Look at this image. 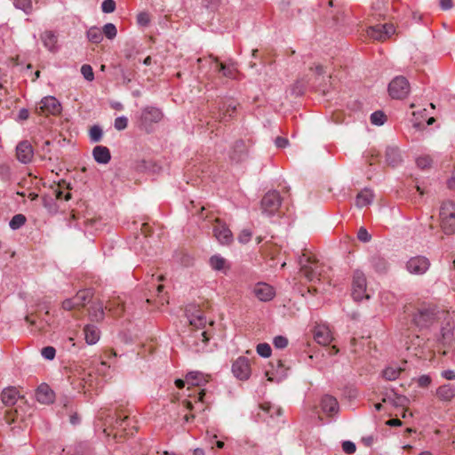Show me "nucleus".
<instances>
[{
  "label": "nucleus",
  "mask_w": 455,
  "mask_h": 455,
  "mask_svg": "<svg viewBox=\"0 0 455 455\" xmlns=\"http://www.w3.org/2000/svg\"><path fill=\"white\" fill-rule=\"evenodd\" d=\"M189 324L193 328L195 338L197 340L194 341L195 349L196 351L203 350L209 340L207 331L205 330L206 324H212V321H208L204 313L200 309H196L195 313L188 315Z\"/></svg>",
  "instance_id": "f257e3e1"
},
{
  "label": "nucleus",
  "mask_w": 455,
  "mask_h": 455,
  "mask_svg": "<svg viewBox=\"0 0 455 455\" xmlns=\"http://www.w3.org/2000/svg\"><path fill=\"white\" fill-rule=\"evenodd\" d=\"M300 272L309 281H320L323 266L320 264L313 256L303 253L299 257Z\"/></svg>",
  "instance_id": "f03ea898"
},
{
  "label": "nucleus",
  "mask_w": 455,
  "mask_h": 455,
  "mask_svg": "<svg viewBox=\"0 0 455 455\" xmlns=\"http://www.w3.org/2000/svg\"><path fill=\"white\" fill-rule=\"evenodd\" d=\"M441 228L444 234L455 233V204L452 202H443L440 209Z\"/></svg>",
  "instance_id": "7ed1b4c3"
},
{
  "label": "nucleus",
  "mask_w": 455,
  "mask_h": 455,
  "mask_svg": "<svg viewBox=\"0 0 455 455\" xmlns=\"http://www.w3.org/2000/svg\"><path fill=\"white\" fill-rule=\"evenodd\" d=\"M352 297L355 301L369 299L367 293V280L364 273L355 269L352 275Z\"/></svg>",
  "instance_id": "20e7f679"
},
{
  "label": "nucleus",
  "mask_w": 455,
  "mask_h": 455,
  "mask_svg": "<svg viewBox=\"0 0 455 455\" xmlns=\"http://www.w3.org/2000/svg\"><path fill=\"white\" fill-rule=\"evenodd\" d=\"M435 309L433 307L421 305L413 315V322L417 326L425 328L435 321Z\"/></svg>",
  "instance_id": "39448f33"
},
{
  "label": "nucleus",
  "mask_w": 455,
  "mask_h": 455,
  "mask_svg": "<svg viewBox=\"0 0 455 455\" xmlns=\"http://www.w3.org/2000/svg\"><path fill=\"white\" fill-rule=\"evenodd\" d=\"M281 206V197L278 192L269 191L261 200L262 213L267 217L274 216Z\"/></svg>",
  "instance_id": "423d86ee"
},
{
  "label": "nucleus",
  "mask_w": 455,
  "mask_h": 455,
  "mask_svg": "<svg viewBox=\"0 0 455 455\" xmlns=\"http://www.w3.org/2000/svg\"><path fill=\"white\" fill-rule=\"evenodd\" d=\"M92 290H81L73 298L65 299L62 302V307L65 310H73L83 307L92 299Z\"/></svg>",
  "instance_id": "0eeeda50"
},
{
  "label": "nucleus",
  "mask_w": 455,
  "mask_h": 455,
  "mask_svg": "<svg viewBox=\"0 0 455 455\" xmlns=\"http://www.w3.org/2000/svg\"><path fill=\"white\" fill-rule=\"evenodd\" d=\"M388 92L394 99L405 98L410 92L409 82L403 76H396L390 82Z\"/></svg>",
  "instance_id": "6e6552de"
},
{
  "label": "nucleus",
  "mask_w": 455,
  "mask_h": 455,
  "mask_svg": "<svg viewBox=\"0 0 455 455\" xmlns=\"http://www.w3.org/2000/svg\"><path fill=\"white\" fill-rule=\"evenodd\" d=\"M61 105L55 97L46 96L41 100L39 107L36 108V112L44 116H57L61 112Z\"/></svg>",
  "instance_id": "1a4fd4ad"
},
{
  "label": "nucleus",
  "mask_w": 455,
  "mask_h": 455,
  "mask_svg": "<svg viewBox=\"0 0 455 455\" xmlns=\"http://www.w3.org/2000/svg\"><path fill=\"white\" fill-rule=\"evenodd\" d=\"M430 267L429 259L425 256L411 257L406 263V269L413 275H423Z\"/></svg>",
  "instance_id": "9d476101"
},
{
  "label": "nucleus",
  "mask_w": 455,
  "mask_h": 455,
  "mask_svg": "<svg viewBox=\"0 0 455 455\" xmlns=\"http://www.w3.org/2000/svg\"><path fill=\"white\" fill-rule=\"evenodd\" d=\"M232 372L240 380L248 379L251 373L249 359L244 356L238 357L232 364Z\"/></svg>",
  "instance_id": "9b49d317"
},
{
  "label": "nucleus",
  "mask_w": 455,
  "mask_h": 455,
  "mask_svg": "<svg viewBox=\"0 0 455 455\" xmlns=\"http://www.w3.org/2000/svg\"><path fill=\"white\" fill-rule=\"evenodd\" d=\"M213 235L221 244H230L233 242V234L228 226L219 219L215 220Z\"/></svg>",
  "instance_id": "f8f14e48"
},
{
  "label": "nucleus",
  "mask_w": 455,
  "mask_h": 455,
  "mask_svg": "<svg viewBox=\"0 0 455 455\" xmlns=\"http://www.w3.org/2000/svg\"><path fill=\"white\" fill-rule=\"evenodd\" d=\"M254 296L260 301H270L275 296V290L267 283H258L253 287Z\"/></svg>",
  "instance_id": "ddd939ff"
},
{
  "label": "nucleus",
  "mask_w": 455,
  "mask_h": 455,
  "mask_svg": "<svg viewBox=\"0 0 455 455\" xmlns=\"http://www.w3.org/2000/svg\"><path fill=\"white\" fill-rule=\"evenodd\" d=\"M236 107L237 105L233 100L223 101L219 106L218 113L214 114V117L220 122H228L235 114Z\"/></svg>",
  "instance_id": "4468645a"
},
{
  "label": "nucleus",
  "mask_w": 455,
  "mask_h": 455,
  "mask_svg": "<svg viewBox=\"0 0 455 455\" xmlns=\"http://www.w3.org/2000/svg\"><path fill=\"white\" fill-rule=\"evenodd\" d=\"M16 157L21 164H28L34 157V149L28 140L20 141L16 147Z\"/></svg>",
  "instance_id": "2eb2a0df"
},
{
  "label": "nucleus",
  "mask_w": 455,
  "mask_h": 455,
  "mask_svg": "<svg viewBox=\"0 0 455 455\" xmlns=\"http://www.w3.org/2000/svg\"><path fill=\"white\" fill-rule=\"evenodd\" d=\"M248 147L244 140H238L232 146L229 152V158L234 163H240L247 156Z\"/></svg>",
  "instance_id": "dca6fc26"
},
{
  "label": "nucleus",
  "mask_w": 455,
  "mask_h": 455,
  "mask_svg": "<svg viewBox=\"0 0 455 455\" xmlns=\"http://www.w3.org/2000/svg\"><path fill=\"white\" fill-rule=\"evenodd\" d=\"M315 340L322 345L328 346L333 339L332 333L326 324H317L314 330Z\"/></svg>",
  "instance_id": "f3484780"
},
{
  "label": "nucleus",
  "mask_w": 455,
  "mask_h": 455,
  "mask_svg": "<svg viewBox=\"0 0 455 455\" xmlns=\"http://www.w3.org/2000/svg\"><path fill=\"white\" fill-rule=\"evenodd\" d=\"M132 423H135V421L128 414H125L123 411L117 412L115 427L124 431L126 435H132L136 426Z\"/></svg>",
  "instance_id": "a211bd4d"
},
{
  "label": "nucleus",
  "mask_w": 455,
  "mask_h": 455,
  "mask_svg": "<svg viewBox=\"0 0 455 455\" xmlns=\"http://www.w3.org/2000/svg\"><path fill=\"white\" fill-rule=\"evenodd\" d=\"M395 30H364L363 40L384 42L390 38Z\"/></svg>",
  "instance_id": "6ab92c4d"
},
{
  "label": "nucleus",
  "mask_w": 455,
  "mask_h": 455,
  "mask_svg": "<svg viewBox=\"0 0 455 455\" xmlns=\"http://www.w3.org/2000/svg\"><path fill=\"white\" fill-rule=\"evenodd\" d=\"M36 400L44 404L51 403L54 401V392L47 384H41L36 392Z\"/></svg>",
  "instance_id": "aec40b11"
},
{
  "label": "nucleus",
  "mask_w": 455,
  "mask_h": 455,
  "mask_svg": "<svg viewBox=\"0 0 455 455\" xmlns=\"http://www.w3.org/2000/svg\"><path fill=\"white\" fill-rule=\"evenodd\" d=\"M321 408L324 413L331 415L338 412L339 403L335 397L325 395L322 397Z\"/></svg>",
  "instance_id": "412c9836"
},
{
  "label": "nucleus",
  "mask_w": 455,
  "mask_h": 455,
  "mask_svg": "<svg viewBox=\"0 0 455 455\" xmlns=\"http://www.w3.org/2000/svg\"><path fill=\"white\" fill-rule=\"evenodd\" d=\"M384 403H391L395 407H405L407 406L409 400L406 396L399 395L395 391L387 393L383 398Z\"/></svg>",
  "instance_id": "4be33fe9"
},
{
  "label": "nucleus",
  "mask_w": 455,
  "mask_h": 455,
  "mask_svg": "<svg viewBox=\"0 0 455 455\" xmlns=\"http://www.w3.org/2000/svg\"><path fill=\"white\" fill-rule=\"evenodd\" d=\"M209 381V376L200 371H191L186 375V382L189 386L200 387Z\"/></svg>",
  "instance_id": "5701e85b"
},
{
  "label": "nucleus",
  "mask_w": 455,
  "mask_h": 455,
  "mask_svg": "<svg viewBox=\"0 0 455 455\" xmlns=\"http://www.w3.org/2000/svg\"><path fill=\"white\" fill-rule=\"evenodd\" d=\"M209 264L213 270L227 273L230 268V264L225 258L219 254L212 255L209 259Z\"/></svg>",
  "instance_id": "b1692460"
},
{
  "label": "nucleus",
  "mask_w": 455,
  "mask_h": 455,
  "mask_svg": "<svg viewBox=\"0 0 455 455\" xmlns=\"http://www.w3.org/2000/svg\"><path fill=\"white\" fill-rule=\"evenodd\" d=\"M84 339L87 344H96L100 337V331L99 328L93 324H87L84 328Z\"/></svg>",
  "instance_id": "393cba45"
},
{
  "label": "nucleus",
  "mask_w": 455,
  "mask_h": 455,
  "mask_svg": "<svg viewBox=\"0 0 455 455\" xmlns=\"http://www.w3.org/2000/svg\"><path fill=\"white\" fill-rule=\"evenodd\" d=\"M94 160L99 164H106L111 159L110 151L107 147L96 146L92 150Z\"/></svg>",
  "instance_id": "a878e982"
},
{
  "label": "nucleus",
  "mask_w": 455,
  "mask_h": 455,
  "mask_svg": "<svg viewBox=\"0 0 455 455\" xmlns=\"http://www.w3.org/2000/svg\"><path fill=\"white\" fill-rule=\"evenodd\" d=\"M20 397V393L15 387H7L1 394L2 402L6 406H12Z\"/></svg>",
  "instance_id": "bb28decb"
},
{
  "label": "nucleus",
  "mask_w": 455,
  "mask_h": 455,
  "mask_svg": "<svg viewBox=\"0 0 455 455\" xmlns=\"http://www.w3.org/2000/svg\"><path fill=\"white\" fill-rule=\"evenodd\" d=\"M374 194L369 188H364L360 191L355 198V205L359 208L371 204L373 201Z\"/></svg>",
  "instance_id": "cd10ccee"
},
{
  "label": "nucleus",
  "mask_w": 455,
  "mask_h": 455,
  "mask_svg": "<svg viewBox=\"0 0 455 455\" xmlns=\"http://www.w3.org/2000/svg\"><path fill=\"white\" fill-rule=\"evenodd\" d=\"M163 117L161 110L155 107H147L142 111V119L145 122L157 123Z\"/></svg>",
  "instance_id": "c85d7f7f"
},
{
  "label": "nucleus",
  "mask_w": 455,
  "mask_h": 455,
  "mask_svg": "<svg viewBox=\"0 0 455 455\" xmlns=\"http://www.w3.org/2000/svg\"><path fill=\"white\" fill-rule=\"evenodd\" d=\"M385 156L387 164L393 167L398 165L402 162L400 150L396 147H387Z\"/></svg>",
  "instance_id": "c756f323"
},
{
  "label": "nucleus",
  "mask_w": 455,
  "mask_h": 455,
  "mask_svg": "<svg viewBox=\"0 0 455 455\" xmlns=\"http://www.w3.org/2000/svg\"><path fill=\"white\" fill-rule=\"evenodd\" d=\"M105 308L115 317L120 316L124 310V303L120 298H114L108 300Z\"/></svg>",
  "instance_id": "7c9ffc66"
},
{
  "label": "nucleus",
  "mask_w": 455,
  "mask_h": 455,
  "mask_svg": "<svg viewBox=\"0 0 455 455\" xmlns=\"http://www.w3.org/2000/svg\"><path fill=\"white\" fill-rule=\"evenodd\" d=\"M40 37L43 41L44 45L50 51H54L57 46V36L53 30H44Z\"/></svg>",
  "instance_id": "2f4dec72"
},
{
  "label": "nucleus",
  "mask_w": 455,
  "mask_h": 455,
  "mask_svg": "<svg viewBox=\"0 0 455 455\" xmlns=\"http://www.w3.org/2000/svg\"><path fill=\"white\" fill-rule=\"evenodd\" d=\"M436 395L443 401H451L455 396V387L451 384H445L439 387Z\"/></svg>",
  "instance_id": "473e14b6"
},
{
  "label": "nucleus",
  "mask_w": 455,
  "mask_h": 455,
  "mask_svg": "<svg viewBox=\"0 0 455 455\" xmlns=\"http://www.w3.org/2000/svg\"><path fill=\"white\" fill-rule=\"evenodd\" d=\"M105 309H106L105 306L103 305L102 302H100V301L93 302L89 309V315H90L92 320H94V321L102 320L104 317V314H105L104 310Z\"/></svg>",
  "instance_id": "72a5a7b5"
},
{
  "label": "nucleus",
  "mask_w": 455,
  "mask_h": 455,
  "mask_svg": "<svg viewBox=\"0 0 455 455\" xmlns=\"http://www.w3.org/2000/svg\"><path fill=\"white\" fill-rule=\"evenodd\" d=\"M371 264L374 270L378 273H385L388 268L387 261L383 257L379 255L371 257Z\"/></svg>",
  "instance_id": "f704fd0d"
},
{
  "label": "nucleus",
  "mask_w": 455,
  "mask_h": 455,
  "mask_svg": "<svg viewBox=\"0 0 455 455\" xmlns=\"http://www.w3.org/2000/svg\"><path fill=\"white\" fill-rule=\"evenodd\" d=\"M403 371L401 367L387 366L382 371V377L388 381L395 380Z\"/></svg>",
  "instance_id": "c9c22d12"
},
{
  "label": "nucleus",
  "mask_w": 455,
  "mask_h": 455,
  "mask_svg": "<svg viewBox=\"0 0 455 455\" xmlns=\"http://www.w3.org/2000/svg\"><path fill=\"white\" fill-rule=\"evenodd\" d=\"M26 217L23 214H16L10 220L9 226L12 230H17L26 223Z\"/></svg>",
  "instance_id": "e433bc0d"
},
{
  "label": "nucleus",
  "mask_w": 455,
  "mask_h": 455,
  "mask_svg": "<svg viewBox=\"0 0 455 455\" xmlns=\"http://www.w3.org/2000/svg\"><path fill=\"white\" fill-rule=\"evenodd\" d=\"M387 121V116L382 111H375L371 115V123L374 125H382Z\"/></svg>",
  "instance_id": "4c0bfd02"
},
{
  "label": "nucleus",
  "mask_w": 455,
  "mask_h": 455,
  "mask_svg": "<svg viewBox=\"0 0 455 455\" xmlns=\"http://www.w3.org/2000/svg\"><path fill=\"white\" fill-rule=\"evenodd\" d=\"M13 4L17 9L22 10L25 13H29L32 10L31 0H13Z\"/></svg>",
  "instance_id": "58836bf2"
},
{
  "label": "nucleus",
  "mask_w": 455,
  "mask_h": 455,
  "mask_svg": "<svg viewBox=\"0 0 455 455\" xmlns=\"http://www.w3.org/2000/svg\"><path fill=\"white\" fill-rule=\"evenodd\" d=\"M102 30H87V38L93 44H99L103 39Z\"/></svg>",
  "instance_id": "ea45409f"
},
{
  "label": "nucleus",
  "mask_w": 455,
  "mask_h": 455,
  "mask_svg": "<svg viewBox=\"0 0 455 455\" xmlns=\"http://www.w3.org/2000/svg\"><path fill=\"white\" fill-rule=\"evenodd\" d=\"M257 353L262 357H269L271 355V347L267 343H259L256 347Z\"/></svg>",
  "instance_id": "a19ab883"
},
{
  "label": "nucleus",
  "mask_w": 455,
  "mask_h": 455,
  "mask_svg": "<svg viewBox=\"0 0 455 455\" xmlns=\"http://www.w3.org/2000/svg\"><path fill=\"white\" fill-rule=\"evenodd\" d=\"M81 74L83 75L84 78L89 82L94 80V73L92 66L89 64H84L81 67Z\"/></svg>",
  "instance_id": "79ce46f5"
},
{
  "label": "nucleus",
  "mask_w": 455,
  "mask_h": 455,
  "mask_svg": "<svg viewBox=\"0 0 455 455\" xmlns=\"http://www.w3.org/2000/svg\"><path fill=\"white\" fill-rule=\"evenodd\" d=\"M442 341L443 343H449L452 339V327L450 324L441 329Z\"/></svg>",
  "instance_id": "37998d69"
},
{
  "label": "nucleus",
  "mask_w": 455,
  "mask_h": 455,
  "mask_svg": "<svg viewBox=\"0 0 455 455\" xmlns=\"http://www.w3.org/2000/svg\"><path fill=\"white\" fill-rule=\"evenodd\" d=\"M102 129L98 126L94 125L90 129V139L92 142H98L102 138Z\"/></svg>",
  "instance_id": "c03bdc74"
},
{
  "label": "nucleus",
  "mask_w": 455,
  "mask_h": 455,
  "mask_svg": "<svg viewBox=\"0 0 455 455\" xmlns=\"http://www.w3.org/2000/svg\"><path fill=\"white\" fill-rule=\"evenodd\" d=\"M260 408L268 413L271 417L274 415H280L281 414V409L278 407H275L269 403H264L260 405Z\"/></svg>",
  "instance_id": "a18cd8bd"
},
{
  "label": "nucleus",
  "mask_w": 455,
  "mask_h": 455,
  "mask_svg": "<svg viewBox=\"0 0 455 455\" xmlns=\"http://www.w3.org/2000/svg\"><path fill=\"white\" fill-rule=\"evenodd\" d=\"M432 158L430 156H421L417 158L416 160V163H417V165L418 167H419L420 169H426L427 167H430L431 164H432Z\"/></svg>",
  "instance_id": "49530a36"
},
{
  "label": "nucleus",
  "mask_w": 455,
  "mask_h": 455,
  "mask_svg": "<svg viewBox=\"0 0 455 455\" xmlns=\"http://www.w3.org/2000/svg\"><path fill=\"white\" fill-rule=\"evenodd\" d=\"M137 23L140 27H147L150 24V14L148 12H141L137 15Z\"/></svg>",
  "instance_id": "de8ad7c7"
},
{
  "label": "nucleus",
  "mask_w": 455,
  "mask_h": 455,
  "mask_svg": "<svg viewBox=\"0 0 455 455\" xmlns=\"http://www.w3.org/2000/svg\"><path fill=\"white\" fill-rule=\"evenodd\" d=\"M41 355L47 360H52L55 357L56 350L53 347L48 346L42 348Z\"/></svg>",
  "instance_id": "09e8293b"
},
{
  "label": "nucleus",
  "mask_w": 455,
  "mask_h": 455,
  "mask_svg": "<svg viewBox=\"0 0 455 455\" xmlns=\"http://www.w3.org/2000/svg\"><path fill=\"white\" fill-rule=\"evenodd\" d=\"M116 9V2L114 0H104L101 4V10L105 13H111Z\"/></svg>",
  "instance_id": "8fccbe9b"
},
{
  "label": "nucleus",
  "mask_w": 455,
  "mask_h": 455,
  "mask_svg": "<svg viewBox=\"0 0 455 455\" xmlns=\"http://www.w3.org/2000/svg\"><path fill=\"white\" fill-rule=\"evenodd\" d=\"M273 344L275 347L283 349L287 347L288 339L284 336H276L274 338Z\"/></svg>",
  "instance_id": "3c124183"
},
{
  "label": "nucleus",
  "mask_w": 455,
  "mask_h": 455,
  "mask_svg": "<svg viewBox=\"0 0 455 455\" xmlns=\"http://www.w3.org/2000/svg\"><path fill=\"white\" fill-rule=\"evenodd\" d=\"M128 125V119L125 116H119L116 118L114 126L116 130H124Z\"/></svg>",
  "instance_id": "603ef678"
},
{
  "label": "nucleus",
  "mask_w": 455,
  "mask_h": 455,
  "mask_svg": "<svg viewBox=\"0 0 455 455\" xmlns=\"http://www.w3.org/2000/svg\"><path fill=\"white\" fill-rule=\"evenodd\" d=\"M251 236H252V233L251 230L243 229L241 231V233L239 234L237 239L241 243H247L251 239Z\"/></svg>",
  "instance_id": "864d4df0"
},
{
  "label": "nucleus",
  "mask_w": 455,
  "mask_h": 455,
  "mask_svg": "<svg viewBox=\"0 0 455 455\" xmlns=\"http://www.w3.org/2000/svg\"><path fill=\"white\" fill-rule=\"evenodd\" d=\"M412 20L415 21L412 25L429 26L428 20L422 17L421 14L413 12Z\"/></svg>",
  "instance_id": "5fc2aeb1"
},
{
  "label": "nucleus",
  "mask_w": 455,
  "mask_h": 455,
  "mask_svg": "<svg viewBox=\"0 0 455 455\" xmlns=\"http://www.w3.org/2000/svg\"><path fill=\"white\" fill-rule=\"evenodd\" d=\"M60 188H61V183H59L58 188L54 190L56 198L59 200L63 199L65 201H68L71 198V194L69 192H67L66 194H64V192L60 189Z\"/></svg>",
  "instance_id": "6e6d98bb"
},
{
  "label": "nucleus",
  "mask_w": 455,
  "mask_h": 455,
  "mask_svg": "<svg viewBox=\"0 0 455 455\" xmlns=\"http://www.w3.org/2000/svg\"><path fill=\"white\" fill-rule=\"evenodd\" d=\"M357 238L363 243H367L371 240V235L369 234L366 228H360L357 233Z\"/></svg>",
  "instance_id": "4d7b16f0"
},
{
  "label": "nucleus",
  "mask_w": 455,
  "mask_h": 455,
  "mask_svg": "<svg viewBox=\"0 0 455 455\" xmlns=\"http://www.w3.org/2000/svg\"><path fill=\"white\" fill-rule=\"evenodd\" d=\"M343 451L347 454H352L355 451V444L350 441H345L342 443Z\"/></svg>",
  "instance_id": "13d9d810"
},
{
  "label": "nucleus",
  "mask_w": 455,
  "mask_h": 455,
  "mask_svg": "<svg viewBox=\"0 0 455 455\" xmlns=\"http://www.w3.org/2000/svg\"><path fill=\"white\" fill-rule=\"evenodd\" d=\"M431 383V378L428 375H422L418 379V385L420 387H427Z\"/></svg>",
  "instance_id": "bf43d9fd"
},
{
  "label": "nucleus",
  "mask_w": 455,
  "mask_h": 455,
  "mask_svg": "<svg viewBox=\"0 0 455 455\" xmlns=\"http://www.w3.org/2000/svg\"><path fill=\"white\" fill-rule=\"evenodd\" d=\"M442 376L448 380H453L455 379V371L452 370H446L442 372Z\"/></svg>",
  "instance_id": "052dcab7"
},
{
  "label": "nucleus",
  "mask_w": 455,
  "mask_h": 455,
  "mask_svg": "<svg viewBox=\"0 0 455 455\" xmlns=\"http://www.w3.org/2000/svg\"><path fill=\"white\" fill-rule=\"evenodd\" d=\"M275 145L277 148H285L288 145V140L283 137H277L275 139Z\"/></svg>",
  "instance_id": "680f3d73"
},
{
  "label": "nucleus",
  "mask_w": 455,
  "mask_h": 455,
  "mask_svg": "<svg viewBox=\"0 0 455 455\" xmlns=\"http://www.w3.org/2000/svg\"><path fill=\"white\" fill-rule=\"evenodd\" d=\"M29 116V112L28 109L26 108H21L20 111H19V115H18V118L19 120H27Z\"/></svg>",
  "instance_id": "e2e57ef3"
},
{
  "label": "nucleus",
  "mask_w": 455,
  "mask_h": 455,
  "mask_svg": "<svg viewBox=\"0 0 455 455\" xmlns=\"http://www.w3.org/2000/svg\"><path fill=\"white\" fill-rule=\"evenodd\" d=\"M440 6L443 10L446 11L452 7L451 0H440Z\"/></svg>",
  "instance_id": "0e129e2a"
},
{
  "label": "nucleus",
  "mask_w": 455,
  "mask_h": 455,
  "mask_svg": "<svg viewBox=\"0 0 455 455\" xmlns=\"http://www.w3.org/2000/svg\"><path fill=\"white\" fill-rule=\"evenodd\" d=\"M205 210V207L204 205L200 206L199 207V210L198 211H196L195 212H193L192 213L193 214H197L198 215V218L200 220H205L208 218V215H204V211Z\"/></svg>",
  "instance_id": "69168bd1"
},
{
  "label": "nucleus",
  "mask_w": 455,
  "mask_h": 455,
  "mask_svg": "<svg viewBox=\"0 0 455 455\" xmlns=\"http://www.w3.org/2000/svg\"><path fill=\"white\" fill-rule=\"evenodd\" d=\"M204 395H205L204 390L201 389L200 391H198L197 395H195V397H194L195 402L196 403H199V402L204 403Z\"/></svg>",
  "instance_id": "338daca9"
},
{
  "label": "nucleus",
  "mask_w": 455,
  "mask_h": 455,
  "mask_svg": "<svg viewBox=\"0 0 455 455\" xmlns=\"http://www.w3.org/2000/svg\"><path fill=\"white\" fill-rule=\"evenodd\" d=\"M448 187L449 188L455 190V170L453 171L451 179L448 180Z\"/></svg>",
  "instance_id": "774afa93"
}]
</instances>
